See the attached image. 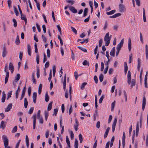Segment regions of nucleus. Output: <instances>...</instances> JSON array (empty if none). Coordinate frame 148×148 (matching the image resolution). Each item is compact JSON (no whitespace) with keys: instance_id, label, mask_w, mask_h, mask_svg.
Masks as SVG:
<instances>
[{"instance_id":"9d476101","label":"nucleus","mask_w":148,"mask_h":148,"mask_svg":"<svg viewBox=\"0 0 148 148\" xmlns=\"http://www.w3.org/2000/svg\"><path fill=\"white\" fill-rule=\"evenodd\" d=\"M7 51L6 49V47L4 46L3 48V51L2 52V56L3 58L5 57L7 55Z\"/></svg>"},{"instance_id":"3c124183","label":"nucleus","mask_w":148,"mask_h":148,"mask_svg":"<svg viewBox=\"0 0 148 148\" xmlns=\"http://www.w3.org/2000/svg\"><path fill=\"white\" fill-rule=\"evenodd\" d=\"M104 64L103 62H101V67L100 71H102L103 70L104 68Z\"/></svg>"},{"instance_id":"8fccbe9b","label":"nucleus","mask_w":148,"mask_h":148,"mask_svg":"<svg viewBox=\"0 0 148 148\" xmlns=\"http://www.w3.org/2000/svg\"><path fill=\"white\" fill-rule=\"evenodd\" d=\"M52 73V71H51V69L50 71V72L49 73V77L48 78V80L49 81V82H51V77H52V73Z\"/></svg>"},{"instance_id":"c85d7f7f","label":"nucleus","mask_w":148,"mask_h":148,"mask_svg":"<svg viewBox=\"0 0 148 148\" xmlns=\"http://www.w3.org/2000/svg\"><path fill=\"white\" fill-rule=\"evenodd\" d=\"M148 46L147 45H145V54L146 58L147 60L148 59Z\"/></svg>"},{"instance_id":"393cba45","label":"nucleus","mask_w":148,"mask_h":148,"mask_svg":"<svg viewBox=\"0 0 148 148\" xmlns=\"http://www.w3.org/2000/svg\"><path fill=\"white\" fill-rule=\"evenodd\" d=\"M143 20L144 21V22H145L146 21V18L145 16V10L144 8H143Z\"/></svg>"},{"instance_id":"5fc2aeb1","label":"nucleus","mask_w":148,"mask_h":148,"mask_svg":"<svg viewBox=\"0 0 148 148\" xmlns=\"http://www.w3.org/2000/svg\"><path fill=\"white\" fill-rule=\"evenodd\" d=\"M87 83L86 82H84L83 83L80 87V88L81 89H83L84 88L85 86L87 84Z\"/></svg>"},{"instance_id":"20e7f679","label":"nucleus","mask_w":148,"mask_h":148,"mask_svg":"<svg viewBox=\"0 0 148 148\" xmlns=\"http://www.w3.org/2000/svg\"><path fill=\"white\" fill-rule=\"evenodd\" d=\"M127 83L129 84H130L131 82V73L130 71H129L127 75Z\"/></svg>"},{"instance_id":"de8ad7c7","label":"nucleus","mask_w":148,"mask_h":148,"mask_svg":"<svg viewBox=\"0 0 148 148\" xmlns=\"http://www.w3.org/2000/svg\"><path fill=\"white\" fill-rule=\"evenodd\" d=\"M71 29L72 31L75 34H77V31L76 29L75 28L72 26H71Z\"/></svg>"},{"instance_id":"c756f323","label":"nucleus","mask_w":148,"mask_h":148,"mask_svg":"<svg viewBox=\"0 0 148 148\" xmlns=\"http://www.w3.org/2000/svg\"><path fill=\"white\" fill-rule=\"evenodd\" d=\"M136 84V81L135 79H132L131 87L132 88L133 86H134Z\"/></svg>"},{"instance_id":"ea45409f","label":"nucleus","mask_w":148,"mask_h":148,"mask_svg":"<svg viewBox=\"0 0 148 148\" xmlns=\"http://www.w3.org/2000/svg\"><path fill=\"white\" fill-rule=\"evenodd\" d=\"M66 2L68 3H70L71 5L73 4L75 2V1L73 0H66Z\"/></svg>"},{"instance_id":"bf43d9fd","label":"nucleus","mask_w":148,"mask_h":148,"mask_svg":"<svg viewBox=\"0 0 148 148\" xmlns=\"http://www.w3.org/2000/svg\"><path fill=\"white\" fill-rule=\"evenodd\" d=\"M17 127L16 126H15L13 128L12 131V132L13 133L16 132L17 131Z\"/></svg>"},{"instance_id":"9b49d317","label":"nucleus","mask_w":148,"mask_h":148,"mask_svg":"<svg viewBox=\"0 0 148 148\" xmlns=\"http://www.w3.org/2000/svg\"><path fill=\"white\" fill-rule=\"evenodd\" d=\"M12 103H10L8 104L7 108L5 109V112H9L12 108Z\"/></svg>"},{"instance_id":"e2e57ef3","label":"nucleus","mask_w":148,"mask_h":148,"mask_svg":"<svg viewBox=\"0 0 148 148\" xmlns=\"http://www.w3.org/2000/svg\"><path fill=\"white\" fill-rule=\"evenodd\" d=\"M37 74V78H39L40 77V70L38 68L37 69V71L36 73Z\"/></svg>"},{"instance_id":"79ce46f5","label":"nucleus","mask_w":148,"mask_h":148,"mask_svg":"<svg viewBox=\"0 0 148 148\" xmlns=\"http://www.w3.org/2000/svg\"><path fill=\"white\" fill-rule=\"evenodd\" d=\"M12 21L14 23L13 25L15 27H16L17 26V23L16 20L14 18L12 19Z\"/></svg>"},{"instance_id":"0eeeda50","label":"nucleus","mask_w":148,"mask_h":148,"mask_svg":"<svg viewBox=\"0 0 148 148\" xmlns=\"http://www.w3.org/2000/svg\"><path fill=\"white\" fill-rule=\"evenodd\" d=\"M117 121V119L116 118H115L112 125V130L113 132H114L115 130L116 124Z\"/></svg>"},{"instance_id":"423d86ee","label":"nucleus","mask_w":148,"mask_h":148,"mask_svg":"<svg viewBox=\"0 0 148 148\" xmlns=\"http://www.w3.org/2000/svg\"><path fill=\"white\" fill-rule=\"evenodd\" d=\"M124 39H122L120 41L119 43L118 44L116 47V49H121V47H123L124 43Z\"/></svg>"},{"instance_id":"f03ea898","label":"nucleus","mask_w":148,"mask_h":148,"mask_svg":"<svg viewBox=\"0 0 148 148\" xmlns=\"http://www.w3.org/2000/svg\"><path fill=\"white\" fill-rule=\"evenodd\" d=\"M119 11L121 12H123L125 11V7L123 4H120L119 5Z\"/></svg>"},{"instance_id":"5701e85b","label":"nucleus","mask_w":148,"mask_h":148,"mask_svg":"<svg viewBox=\"0 0 148 148\" xmlns=\"http://www.w3.org/2000/svg\"><path fill=\"white\" fill-rule=\"evenodd\" d=\"M5 125L6 123H4L3 121H2L0 124V127L1 128H2L3 129L5 128Z\"/></svg>"},{"instance_id":"f704fd0d","label":"nucleus","mask_w":148,"mask_h":148,"mask_svg":"<svg viewBox=\"0 0 148 148\" xmlns=\"http://www.w3.org/2000/svg\"><path fill=\"white\" fill-rule=\"evenodd\" d=\"M20 43V41L19 38V36H17L16 39L15 40V43L16 45H18Z\"/></svg>"},{"instance_id":"cd10ccee","label":"nucleus","mask_w":148,"mask_h":148,"mask_svg":"<svg viewBox=\"0 0 148 148\" xmlns=\"http://www.w3.org/2000/svg\"><path fill=\"white\" fill-rule=\"evenodd\" d=\"M78 141L77 139L76 138L75 139L74 143V147L75 148H78Z\"/></svg>"},{"instance_id":"4468645a","label":"nucleus","mask_w":148,"mask_h":148,"mask_svg":"<svg viewBox=\"0 0 148 148\" xmlns=\"http://www.w3.org/2000/svg\"><path fill=\"white\" fill-rule=\"evenodd\" d=\"M139 121H137V122L136 131V136H138V133L139 131Z\"/></svg>"},{"instance_id":"7c9ffc66","label":"nucleus","mask_w":148,"mask_h":148,"mask_svg":"<svg viewBox=\"0 0 148 148\" xmlns=\"http://www.w3.org/2000/svg\"><path fill=\"white\" fill-rule=\"evenodd\" d=\"M28 104V102L27 101V99L25 98L24 99V106L25 108H27Z\"/></svg>"},{"instance_id":"37998d69","label":"nucleus","mask_w":148,"mask_h":148,"mask_svg":"<svg viewBox=\"0 0 148 148\" xmlns=\"http://www.w3.org/2000/svg\"><path fill=\"white\" fill-rule=\"evenodd\" d=\"M99 79L100 82H102L103 79V75L102 74H100L99 76Z\"/></svg>"},{"instance_id":"dca6fc26","label":"nucleus","mask_w":148,"mask_h":148,"mask_svg":"<svg viewBox=\"0 0 148 148\" xmlns=\"http://www.w3.org/2000/svg\"><path fill=\"white\" fill-rule=\"evenodd\" d=\"M66 74H65L64 77V80L63 83V89L64 90H66Z\"/></svg>"},{"instance_id":"72a5a7b5","label":"nucleus","mask_w":148,"mask_h":148,"mask_svg":"<svg viewBox=\"0 0 148 148\" xmlns=\"http://www.w3.org/2000/svg\"><path fill=\"white\" fill-rule=\"evenodd\" d=\"M116 12L115 10H112L109 12H106V14L107 15H110L114 14Z\"/></svg>"},{"instance_id":"2eb2a0df","label":"nucleus","mask_w":148,"mask_h":148,"mask_svg":"<svg viewBox=\"0 0 148 148\" xmlns=\"http://www.w3.org/2000/svg\"><path fill=\"white\" fill-rule=\"evenodd\" d=\"M115 47H114L112 48L110 52V56L114 57L115 56Z\"/></svg>"},{"instance_id":"f3484780","label":"nucleus","mask_w":148,"mask_h":148,"mask_svg":"<svg viewBox=\"0 0 148 148\" xmlns=\"http://www.w3.org/2000/svg\"><path fill=\"white\" fill-rule=\"evenodd\" d=\"M27 51L29 55L31 56V47L29 44L27 45Z\"/></svg>"},{"instance_id":"338daca9","label":"nucleus","mask_w":148,"mask_h":148,"mask_svg":"<svg viewBox=\"0 0 148 148\" xmlns=\"http://www.w3.org/2000/svg\"><path fill=\"white\" fill-rule=\"evenodd\" d=\"M23 53L22 51H20L19 53V58L21 60L23 58Z\"/></svg>"},{"instance_id":"c03bdc74","label":"nucleus","mask_w":148,"mask_h":148,"mask_svg":"<svg viewBox=\"0 0 148 148\" xmlns=\"http://www.w3.org/2000/svg\"><path fill=\"white\" fill-rule=\"evenodd\" d=\"M58 111V108H56V109H55L54 110V113L53 114V116L55 115L56 116L57 115V114Z\"/></svg>"},{"instance_id":"774afa93","label":"nucleus","mask_w":148,"mask_h":148,"mask_svg":"<svg viewBox=\"0 0 148 148\" xmlns=\"http://www.w3.org/2000/svg\"><path fill=\"white\" fill-rule=\"evenodd\" d=\"M34 109V108L33 107H31L29 111V114H32L33 112Z\"/></svg>"},{"instance_id":"6e6d98bb","label":"nucleus","mask_w":148,"mask_h":148,"mask_svg":"<svg viewBox=\"0 0 148 148\" xmlns=\"http://www.w3.org/2000/svg\"><path fill=\"white\" fill-rule=\"evenodd\" d=\"M28 95L29 97L30 96L31 93V88L30 87H28Z\"/></svg>"},{"instance_id":"680f3d73","label":"nucleus","mask_w":148,"mask_h":148,"mask_svg":"<svg viewBox=\"0 0 148 148\" xmlns=\"http://www.w3.org/2000/svg\"><path fill=\"white\" fill-rule=\"evenodd\" d=\"M36 26L37 28V29L38 30V31L39 32H40L41 31V29L40 27L39 26V25H38V24L37 23H36Z\"/></svg>"},{"instance_id":"6e6552de","label":"nucleus","mask_w":148,"mask_h":148,"mask_svg":"<svg viewBox=\"0 0 148 148\" xmlns=\"http://www.w3.org/2000/svg\"><path fill=\"white\" fill-rule=\"evenodd\" d=\"M125 132H123V136L122 138V143L123 145V147L124 148L125 144Z\"/></svg>"},{"instance_id":"f257e3e1","label":"nucleus","mask_w":148,"mask_h":148,"mask_svg":"<svg viewBox=\"0 0 148 148\" xmlns=\"http://www.w3.org/2000/svg\"><path fill=\"white\" fill-rule=\"evenodd\" d=\"M5 148H11L10 146H8V140L7 137L5 135H3L2 137Z\"/></svg>"},{"instance_id":"4d7b16f0","label":"nucleus","mask_w":148,"mask_h":148,"mask_svg":"<svg viewBox=\"0 0 148 148\" xmlns=\"http://www.w3.org/2000/svg\"><path fill=\"white\" fill-rule=\"evenodd\" d=\"M45 119L46 121H47L48 117L49 115L48 113L47 112H45Z\"/></svg>"},{"instance_id":"e433bc0d","label":"nucleus","mask_w":148,"mask_h":148,"mask_svg":"<svg viewBox=\"0 0 148 148\" xmlns=\"http://www.w3.org/2000/svg\"><path fill=\"white\" fill-rule=\"evenodd\" d=\"M71 91H72V87L71 85H70L69 86V94H70V101H71Z\"/></svg>"},{"instance_id":"4c0bfd02","label":"nucleus","mask_w":148,"mask_h":148,"mask_svg":"<svg viewBox=\"0 0 148 148\" xmlns=\"http://www.w3.org/2000/svg\"><path fill=\"white\" fill-rule=\"evenodd\" d=\"M49 97L47 93L46 92L45 94V101L46 102H47L49 101Z\"/></svg>"},{"instance_id":"13d9d810","label":"nucleus","mask_w":148,"mask_h":148,"mask_svg":"<svg viewBox=\"0 0 148 148\" xmlns=\"http://www.w3.org/2000/svg\"><path fill=\"white\" fill-rule=\"evenodd\" d=\"M57 28L59 32H60V34L61 35H62V31L61 27L59 25H57Z\"/></svg>"},{"instance_id":"a19ab883","label":"nucleus","mask_w":148,"mask_h":148,"mask_svg":"<svg viewBox=\"0 0 148 148\" xmlns=\"http://www.w3.org/2000/svg\"><path fill=\"white\" fill-rule=\"evenodd\" d=\"M84 65H87L88 66L89 65V63L88 62L87 60H85L82 63Z\"/></svg>"},{"instance_id":"aec40b11","label":"nucleus","mask_w":148,"mask_h":148,"mask_svg":"<svg viewBox=\"0 0 148 148\" xmlns=\"http://www.w3.org/2000/svg\"><path fill=\"white\" fill-rule=\"evenodd\" d=\"M131 40L130 38L128 39V49L129 51H130L131 49Z\"/></svg>"},{"instance_id":"39448f33","label":"nucleus","mask_w":148,"mask_h":148,"mask_svg":"<svg viewBox=\"0 0 148 148\" xmlns=\"http://www.w3.org/2000/svg\"><path fill=\"white\" fill-rule=\"evenodd\" d=\"M4 71L6 73L5 79V83L6 84L8 82V79L9 77V72L8 71V69H5V70H4Z\"/></svg>"},{"instance_id":"f8f14e48","label":"nucleus","mask_w":148,"mask_h":148,"mask_svg":"<svg viewBox=\"0 0 148 148\" xmlns=\"http://www.w3.org/2000/svg\"><path fill=\"white\" fill-rule=\"evenodd\" d=\"M37 94L36 92H34L33 93V101L34 103H36V98H37Z\"/></svg>"},{"instance_id":"052dcab7","label":"nucleus","mask_w":148,"mask_h":148,"mask_svg":"<svg viewBox=\"0 0 148 148\" xmlns=\"http://www.w3.org/2000/svg\"><path fill=\"white\" fill-rule=\"evenodd\" d=\"M21 19L23 21L25 20L26 19H27L26 16L24 15H23V14L21 15Z\"/></svg>"},{"instance_id":"c9c22d12","label":"nucleus","mask_w":148,"mask_h":148,"mask_svg":"<svg viewBox=\"0 0 148 148\" xmlns=\"http://www.w3.org/2000/svg\"><path fill=\"white\" fill-rule=\"evenodd\" d=\"M9 69L10 70L14 69V66L11 62H10L9 63Z\"/></svg>"},{"instance_id":"a878e982","label":"nucleus","mask_w":148,"mask_h":148,"mask_svg":"<svg viewBox=\"0 0 148 148\" xmlns=\"http://www.w3.org/2000/svg\"><path fill=\"white\" fill-rule=\"evenodd\" d=\"M42 84H40L38 89V93L40 95L41 93L42 89Z\"/></svg>"},{"instance_id":"b1692460","label":"nucleus","mask_w":148,"mask_h":148,"mask_svg":"<svg viewBox=\"0 0 148 148\" xmlns=\"http://www.w3.org/2000/svg\"><path fill=\"white\" fill-rule=\"evenodd\" d=\"M66 142L69 147L70 148L71 147L70 143L69 138L68 136H66Z\"/></svg>"},{"instance_id":"09e8293b","label":"nucleus","mask_w":148,"mask_h":148,"mask_svg":"<svg viewBox=\"0 0 148 148\" xmlns=\"http://www.w3.org/2000/svg\"><path fill=\"white\" fill-rule=\"evenodd\" d=\"M14 12L16 14V16H18L19 15V13L18 12V11L17 9L16 8L15 6H14Z\"/></svg>"},{"instance_id":"6ab92c4d","label":"nucleus","mask_w":148,"mask_h":148,"mask_svg":"<svg viewBox=\"0 0 148 148\" xmlns=\"http://www.w3.org/2000/svg\"><path fill=\"white\" fill-rule=\"evenodd\" d=\"M121 15V14L120 13H118L114 14L113 15L110 16L109 17L110 18H114L119 16Z\"/></svg>"},{"instance_id":"603ef678","label":"nucleus","mask_w":148,"mask_h":148,"mask_svg":"<svg viewBox=\"0 0 148 148\" xmlns=\"http://www.w3.org/2000/svg\"><path fill=\"white\" fill-rule=\"evenodd\" d=\"M104 97V96L103 95H102L101 96V97H100V98L99 100V103H101L102 102V101H103Z\"/></svg>"},{"instance_id":"69168bd1","label":"nucleus","mask_w":148,"mask_h":148,"mask_svg":"<svg viewBox=\"0 0 148 148\" xmlns=\"http://www.w3.org/2000/svg\"><path fill=\"white\" fill-rule=\"evenodd\" d=\"M49 61H48V62H47L45 64V68H45V69H46L47 68H48L49 66Z\"/></svg>"},{"instance_id":"1a4fd4ad","label":"nucleus","mask_w":148,"mask_h":148,"mask_svg":"<svg viewBox=\"0 0 148 148\" xmlns=\"http://www.w3.org/2000/svg\"><path fill=\"white\" fill-rule=\"evenodd\" d=\"M110 38H104V41L105 42V45L107 46L109 45L110 44Z\"/></svg>"},{"instance_id":"a18cd8bd","label":"nucleus","mask_w":148,"mask_h":148,"mask_svg":"<svg viewBox=\"0 0 148 148\" xmlns=\"http://www.w3.org/2000/svg\"><path fill=\"white\" fill-rule=\"evenodd\" d=\"M79 139L80 141V143H81L83 141V138L81 134H80L79 135Z\"/></svg>"},{"instance_id":"2f4dec72","label":"nucleus","mask_w":148,"mask_h":148,"mask_svg":"<svg viewBox=\"0 0 148 148\" xmlns=\"http://www.w3.org/2000/svg\"><path fill=\"white\" fill-rule=\"evenodd\" d=\"M115 102L114 101L111 104V111H113L114 109V107L115 106Z\"/></svg>"},{"instance_id":"a211bd4d","label":"nucleus","mask_w":148,"mask_h":148,"mask_svg":"<svg viewBox=\"0 0 148 148\" xmlns=\"http://www.w3.org/2000/svg\"><path fill=\"white\" fill-rule=\"evenodd\" d=\"M110 129V128L109 127H108L107 128L104 135V138H106L107 137L108 133L109 132Z\"/></svg>"},{"instance_id":"7ed1b4c3","label":"nucleus","mask_w":148,"mask_h":148,"mask_svg":"<svg viewBox=\"0 0 148 148\" xmlns=\"http://www.w3.org/2000/svg\"><path fill=\"white\" fill-rule=\"evenodd\" d=\"M32 119H33V129H35L36 127V114H34L33 116L32 117Z\"/></svg>"},{"instance_id":"49530a36","label":"nucleus","mask_w":148,"mask_h":148,"mask_svg":"<svg viewBox=\"0 0 148 148\" xmlns=\"http://www.w3.org/2000/svg\"><path fill=\"white\" fill-rule=\"evenodd\" d=\"M77 48L84 52H86L87 50L86 49L80 46H78Z\"/></svg>"},{"instance_id":"864d4df0","label":"nucleus","mask_w":148,"mask_h":148,"mask_svg":"<svg viewBox=\"0 0 148 148\" xmlns=\"http://www.w3.org/2000/svg\"><path fill=\"white\" fill-rule=\"evenodd\" d=\"M58 39L60 41L61 45V46H62L63 45V41L61 38L60 37V36L59 35H58Z\"/></svg>"},{"instance_id":"473e14b6","label":"nucleus","mask_w":148,"mask_h":148,"mask_svg":"<svg viewBox=\"0 0 148 148\" xmlns=\"http://www.w3.org/2000/svg\"><path fill=\"white\" fill-rule=\"evenodd\" d=\"M141 61L140 59L139 58L138 59V69L139 70L140 69V66Z\"/></svg>"},{"instance_id":"4be33fe9","label":"nucleus","mask_w":148,"mask_h":148,"mask_svg":"<svg viewBox=\"0 0 148 148\" xmlns=\"http://www.w3.org/2000/svg\"><path fill=\"white\" fill-rule=\"evenodd\" d=\"M88 12V8H85L84 12V14L83 15V17H85L87 15Z\"/></svg>"},{"instance_id":"bb28decb","label":"nucleus","mask_w":148,"mask_h":148,"mask_svg":"<svg viewBox=\"0 0 148 148\" xmlns=\"http://www.w3.org/2000/svg\"><path fill=\"white\" fill-rule=\"evenodd\" d=\"M53 102L51 101L48 104L47 108L48 111H50L51 109Z\"/></svg>"},{"instance_id":"412c9836","label":"nucleus","mask_w":148,"mask_h":148,"mask_svg":"<svg viewBox=\"0 0 148 148\" xmlns=\"http://www.w3.org/2000/svg\"><path fill=\"white\" fill-rule=\"evenodd\" d=\"M20 77L21 76L20 74H17L15 77V78L14 80V82H17L19 80Z\"/></svg>"},{"instance_id":"58836bf2","label":"nucleus","mask_w":148,"mask_h":148,"mask_svg":"<svg viewBox=\"0 0 148 148\" xmlns=\"http://www.w3.org/2000/svg\"><path fill=\"white\" fill-rule=\"evenodd\" d=\"M97 101V95H95V108L96 109H97V107H98Z\"/></svg>"},{"instance_id":"0e129e2a","label":"nucleus","mask_w":148,"mask_h":148,"mask_svg":"<svg viewBox=\"0 0 148 148\" xmlns=\"http://www.w3.org/2000/svg\"><path fill=\"white\" fill-rule=\"evenodd\" d=\"M47 57L48 58H50V51L49 49L47 50Z\"/></svg>"},{"instance_id":"ddd939ff","label":"nucleus","mask_w":148,"mask_h":148,"mask_svg":"<svg viewBox=\"0 0 148 148\" xmlns=\"http://www.w3.org/2000/svg\"><path fill=\"white\" fill-rule=\"evenodd\" d=\"M69 9L70 11L74 13H76L77 12V9L73 6H70L69 7Z\"/></svg>"}]
</instances>
